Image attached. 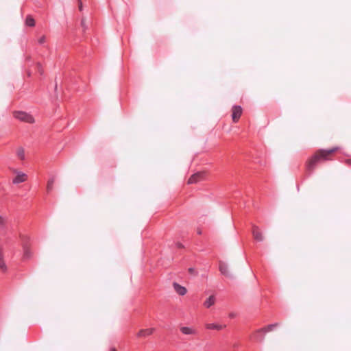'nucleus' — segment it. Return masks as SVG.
I'll list each match as a JSON object with an SVG mask.
<instances>
[{
	"mask_svg": "<svg viewBox=\"0 0 351 351\" xmlns=\"http://www.w3.org/2000/svg\"><path fill=\"white\" fill-rule=\"evenodd\" d=\"M338 149V147H335L329 149L317 150L306 162V170L308 174L312 173L319 162L331 160L330 155Z\"/></svg>",
	"mask_w": 351,
	"mask_h": 351,
	"instance_id": "nucleus-1",
	"label": "nucleus"
},
{
	"mask_svg": "<svg viewBox=\"0 0 351 351\" xmlns=\"http://www.w3.org/2000/svg\"><path fill=\"white\" fill-rule=\"evenodd\" d=\"M13 116L15 119L28 123H33L34 122V117L29 113L24 111H14Z\"/></svg>",
	"mask_w": 351,
	"mask_h": 351,
	"instance_id": "nucleus-2",
	"label": "nucleus"
},
{
	"mask_svg": "<svg viewBox=\"0 0 351 351\" xmlns=\"http://www.w3.org/2000/svg\"><path fill=\"white\" fill-rule=\"evenodd\" d=\"M242 108L240 106H233L232 108V119L234 123H237L242 114Z\"/></svg>",
	"mask_w": 351,
	"mask_h": 351,
	"instance_id": "nucleus-3",
	"label": "nucleus"
},
{
	"mask_svg": "<svg viewBox=\"0 0 351 351\" xmlns=\"http://www.w3.org/2000/svg\"><path fill=\"white\" fill-rule=\"evenodd\" d=\"M180 332L186 335H197L198 334L197 330L191 326H182L180 328Z\"/></svg>",
	"mask_w": 351,
	"mask_h": 351,
	"instance_id": "nucleus-4",
	"label": "nucleus"
},
{
	"mask_svg": "<svg viewBox=\"0 0 351 351\" xmlns=\"http://www.w3.org/2000/svg\"><path fill=\"white\" fill-rule=\"evenodd\" d=\"M16 176L12 180L13 184H16L26 181L27 176L25 173L20 171H16Z\"/></svg>",
	"mask_w": 351,
	"mask_h": 351,
	"instance_id": "nucleus-5",
	"label": "nucleus"
},
{
	"mask_svg": "<svg viewBox=\"0 0 351 351\" xmlns=\"http://www.w3.org/2000/svg\"><path fill=\"white\" fill-rule=\"evenodd\" d=\"M252 234L254 239L257 241H263L264 239L263 235L261 231L259 230L258 227L256 226H253L252 227Z\"/></svg>",
	"mask_w": 351,
	"mask_h": 351,
	"instance_id": "nucleus-6",
	"label": "nucleus"
},
{
	"mask_svg": "<svg viewBox=\"0 0 351 351\" xmlns=\"http://www.w3.org/2000/svg\"><path fill=\"white\" fill-rule=\"evenodd\" d=\"M204 177V173L197 172L192 175L188 180V184H195L200 181Z\"/></svg>",
	"mask_w": 351,
	"mask_h": 351,
	"instance_id": "nucleus-7",
	"label": "nucleus"
},
{
	"mask_svg": "<svg viewBox=\"0 0 351 351\" xmlns=\"http://www.w3.org/2000/svg\"><path fill=\"white\" fill-rule=\"evenodd\" d=\"M173 287L176 292L180 295H184L187 292V290L184 287L179 285L177 282H173Z\"/></svg>",
	"mask_w": 351,
	"mask_h": 351,
	"instance_id": "nucleus-8",
	"label": "nucleus"
},
{
	"mask_svg": "<svg viewBox=\"0 0 351 351\" xmlns=\"http://www.w3.org/2000/svg\"><path fill=\"white\" fill-rule=\"evenodd\" d=\"M219 269L221 274L224 275L226 277H232V275L230 274L228 271V265L225 263L220 262Z\"/></svg>",
	"mask_w": 351,
	"mask_h": 351,
	"instance_id": "nucleus-9",
	"label": "nucleus"
},
{
	"mask_svg": "<svg viewBox=\"0 0 351 351\" xmlns=\"http://www.w3.org/2000/svg\"><path fill=\"white\" fill-rule=\"evenodd\" d=\"M226 327V325L222 324H218L215 323H210V324H206L205 328L208 330H223Z\"/></svg>",
	"mask_w": 351,
	"mask_h": 351,
	"instance_id": "nucleus-10",
	"label": "nucleus"
},
{
	"mask_svg": "<svg viewBox=\"0 0 351 351\" xmlns=\"http://www.w3.org/2000/svg\"><path fill=\"white\" fill-rule=\"evenodd\" d=\"M278 325V324H277V323L269 324L265 327H263V328H261L257 330L256 333H266L267 332H270V331L273 330Z\"/></svg>",
	"mask_w": 351,
	"mask_h": 351,
	"instance_id": "nucleus-11",
	"label": "nucleus"
},
{
	"mask_svg": "<svg viewBox=\"0 0 351 351\" xmlns=\"http://www.w3.org/2000/svg\"><path fill=\"white\" fill-rule=\"evenodd\" d=\"M154 330L155 329L154 328L142 329L137 333V336L138 337H145L149 336L154 332Z\"/></svg>",
	"mask_w": 351,
	"mask_h": 351,
	"instance_id": "nucleus-12",
	"label": "nucleus"
},
{
	"mask_svg": "<svg viewBox=\"0 0 351 351\" xmlns=\"http://www.w3.org/2000/svg\"><path fill=\"white\" fill-rule=\"evenodd\" d=\"M215 302V298L214 295H210L204 303V306L206 308H210Z\"/></svg>",
	"mask_w": 351,
	"mask_h": 351,
	"instance_id": "nucleus-13",
	"label": "nucleus"
},
{
	"mask_svg": "<svg viewBox=\"0 0 351 351\" xmlns=\"http://www.w3.org/2000/svg\"><path fill=\"white\" fill-rule=\"evenodd\" d=\"M16 156L21 160H24L25 158V150L23 147H19L16 151Z\"/></svg>",
	"mask_w": 351,
	"mask_h": 351,
	"instance_id": "nucleus-14",
	"label": "nucleus"
},
{
	"mask_svg": "<svg viewBox=\"0 0 351 351\" xmlns=\"http://www.w3.org/2000/svg\"><path fill=\"white\" fill-rule=\"evenodd\" d=\"M25 23L27 26L32 27L35 26L36 22L34 19L31 15H28L26 16Z\"/></svg>",
	"mask_w": 351,
	"mask_h": 351,
	"instance_id": "nucleus-15",
	"label": "nucleus"
},
{
	"mask_svg": "<svg viewBox=\"0 0 351 351\" xmlns=\"http://www.w3.org/2000/svg\"><path fill=\"white\" fill-rule=\"evenodd\" d=\"M263 333H256V330L255 332L251 336V338H254L256 341L258 342H263L264 341L265 337L263 335Z\"/></svg>",
	"mask_w": 351,
	"mask_h": 351,
	"instance_id": "nucleus-16",
	"label": "nucleus"
},
{
	"mask_svg": "<svg viewBox=\"0 0 351 351\" xmlns=\"http://www.w3.org/2000/svg\"><path fill=\"white\" fill-rule=\"evenodd\" d=\"M0 269L3 272H5L7 271V266L3 261V256L1 250H0Z\"/></svg>",
	"mask_w": 351,
	"mask_h": 351,
	"instance_id": "nucleus-17",
	"label": "nucleus"
},
{
	"mask_svg": "<svg viewBox=\"0 0 351 351\" xmlns=\"http://www.w3.org/2000/svg\"><path fill=\"white\" fill-rule=\"evenodd\" d=\"M54 182H55L54 178H51L49 180V181L47 182V192H50L53 189Z\"/></svg>",
	"mask_w": 351,
	"mask_h": 351,
	"instance_id": "nucleus-18",
	"label": "nucleus"
},
{
	"mask_svg": "<svg viewBox=\"0 0 351 351\" xmlns=\"http://www.w3.org/2000/svg\"><path fill=\"white\" fill-rule=\"evenodd\" d=\"M23 250H24V254H23L24 258H29L32 256V253H31L29 249L25 246L23 247Z\"/></svg>",
	"mask_w": 351,
	"mask_h": 351,
	"instance_id": "nucleus-19",
	"label": "nucleus"
},
{
	"mask_svg": "<svg viewBox=\"0 0 351 351\" xmlns=\"http://www.w3.org/2000/svg\"><path fill=\"white\" fill-rule=\"evenodd\" d=\"M46 39H47L46 36L45 35H42L40 37H38V43L40 45H43V44H44L46 42Z\"/></svg>",
	"mask_w": 351,
	"mask_h": 351,
	"instance_id": "nucleus-20",
	"label": "nucleus"
},
{
	"mask_svg": "<svg viewBox=\"0 0 351 351\" xmlns=\"http://www.w3.org/2000/svg\"><path fill=\"white\" fill-rule=\"evenodd\" d=\"M36 69L37 70L38 72H39L40 73H43V69H42V66L40 65V64L39 63H37L36 64Z\"/></svg>",
	"mask_w": 351,
	"mask_h": 351,
	"instance_id": "nucleus-21",
	"label": "nucleus"
},
{
	"mask_svg": "<svg viewBox=\"0 0 351 351\" xmlns=\"http://www.w3.org/2000/svg\"><path fill=\"white\" fill-rule=\"evenodd\" d=\"M176 246L178 248H182L183 247V245L181 243H180V242L176 243Z\"/></svg>",
	"mask_w": 351,
	"mask_h": 351,
	"instance_id": "nucleus-22",
	"label": "nucleus"
},
{
	"mask_svg": "<svg viewBox=\"0 0 351 351\" xmlns=\"http://www.w3.org/2000/svg\"><path fill=\"white\" fill-rule=\"evenodd\" d=\"M345 162L346 165L351 166V159H347Z\"/></svg>",
	"mask_w": 351,
	"mask_h": 351,
	"instance_id": "nucleus-23",
	"label": "nucleus"
},
{
	"mask_svg": "<svg viewBox=\"0 0 351 351\" xmlns=\"http://www.w3.org/2000/svg\"><path fill=\"white\" fill-rule=\"evenodd\" d=\"M4 224V219L3 217L0 215V226H2Z\"/></svg>",
	"mask_w": 351,
	"mask_h": 351,
	"instance_id": "nucleus-24",
	"label": "nucleus"
},
{
	"mask_svg": "<svg viewBox=\"0 0 351 351\" xmlns=\"http://www.w3.org/2000/svg\"><path fill=\"white\" fill-rule=\"evenodd\" d=\"M79 9L80 10H82V3L80 1H79Z\"/></svg>",
	"mask_w": 351,
	"mask_h": 351,
	"instance_id": "nucleus-25",
	"label": "nucleus"
},
{
	"mask_svg": "<svg viewBox=\"0 0 351 351\" xmlns=\"http://www.w3.org/2000/svg\"><path fill=\"white\" fill-rule=\"evenodd\" d=\"M189 272L192 273L193 271H194V269L193 268H189Z\"/></svg>",
	"mask_w": 351,
	"mask_h": 351,
	"instance_id": "nucleus-26",
	"label": "nucleus"
},
{
	"mask_svg": "<svg viewBox=\"0 0 351 351\" xmlns=\"http://www.w3.org/2000/svg\"><path fill=\"white\" fill-rule=\"evenodd\" d=\"M82 25H84V24H85V22H84V19L82 21Z\"/></svg>",
	"mask_w": 351,
	"mask_h": 351,
	"instance_id": "nucleus-27",
	"label": "nucleus"
},
{
	"mask_svg": "<svg viewBox=\"0 0 351 351\" xmlns=\"http://www.w3.org/2000/svg\"><path fill=\"white\" fill-rule=\"evenodd\" d=\"M110 351H117L115 348H111Z\"/></svg>",
	"mask_w": 351,
	"mask_h": 351,
	"instance_id": "nucleus-28",
	"label": "nucleus"
},
{
	"mask_svg": "<svg viewBox=\"0 0 351 351\" xmlns=\"http://www.w3.org/2000/svg\"><path fill=\"white\" fill-rule=\"evenodd\" d=\"M230 317H234V315L232 313L230 314Z\"/></svg>",
	"mask_w": 351,
	"mask_h": 351,
	"instance_id": "nucleus-29",
	"label": "nucleus"
}]
</instances>
